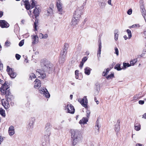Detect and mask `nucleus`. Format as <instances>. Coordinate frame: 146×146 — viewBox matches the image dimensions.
Segmentation results:
<instances>
[{
	"label": "nucleus",
	"instance_id": "obj_1",
	"mask_svg": "<svg viewBox=\"0 0 146 146\" xmlns=\"http://www.w3.org/2000/svg\"><path fill=\"white\" fill-rule=\"evenodd\" d=\"M40 66L42 70L38 69L36 73L39 74L42 79L45 78L46 74L45 72L49 74L53 70V65L50 62L46 59H43L40 61Z\"/></svg>",
	"mask_w": 146,
	"mask_h": 146
},
{
	"label": "nucleus",
	"instance_id": "obj_2",
	"mask_svg": "<svg viewBox=\"0 0 146 146\" xmlns=\"http://www.w3.org/2000/svg\"><path fill=\"white\" fill-rule=\"evenodd\" d=\"M71 134L72 145L74 146L82 139V135L80 132L77 130H71Z\"/></svg>",
	"mask_w": 146,
	"mask_h": 146
},
{
	"label": "nucleus",
	"instance_id": "obj_3",
	"mask_svg": "<svg viewBox=\"0 0 146 146\" xmlns=\"http://www.w3.org/2000/svg\"><path fill=\"white\" fill-rule=\"evenodd\" d=\"M9 85L6 84L5 82L0 88V91L2 93V95H5L6 98H7L8 100H9L10 98L12 97V95H11L9 90H8L9 88Z\"/></svg>",
	"mask_w": 146,
	"mask_h": 146
},
{
	"label": "nucleus",
	"instance_id": "obj_4",
	"mask_svg": "<svg viewBox=\"0 0 146 146\" xmlns=\"http://www.w3.org/2000/svg\"><path fill=\"white\" fill-rule=\"evenodd\" d=\"M38 89L39 93L43 94L45 97L47 98H48L50 97V94L45 88L41 87L39 88Z\"/></svg>",
	"mask_w": 146,
	"mask_h": 146
},
{
	"label": "nucleus",
	"instance_id": "obj_5",
	"mask_svg": "<svg viewBox=\"0 0 146 146\" xmlns=\"http://www.w3.org/2000/svg\"><path fill=\"white\" fill-rule=\"evenodd\" d=\"M65 110L69 113L73 114L74 112L75 109L74 107L69 102L67 103V105L65 106Z\"/></svg>",
	"mask_w": 146,
	"mask_h": 146
},
{
	"label": "nucleus",
	"instance_id": "obj_6",
	"mask_svg": "<svg viewBox=\"0 0 146 146\" xmlns=\"http://www.w3.org/2000/svg\"><path fill=\"white\" fill-rule=\"evenodd\" d=\"M7 71L8 74L12 78H15L16 76V73L14 72L13 69L10 68L9 66H7Z\"/></svg>",
	"mask_w": 146,
	"mask_h": 146
},
{
	"label": "nucleus",
	"instance_id": "obj_7",
	"mask_svg": "<svg viewBox=\"0 0 146 146\" xmlns=\"http://www.w3.org/2000/svg\"><path fill=\"white\" fill-rule=\"evenodd\" d=\"M67 52L66 51L61 50L59 58V62L60 63H63L65 60V58L66 57Z\"/></svg>",
	"mask_w": 146,
	"mask_h": 146
},
{
	"label": "nucleus",
	"instance_id": "obj_8",
	"mask_svg": "<svg viewBox=\"0 0 146 146\" xmlns=\"http://www.w3.org/2000/svg\"><path fill=\"white\" fill-rule=\"evenodd\" d=\"M6 98L7 99V100H5L4 99H3L1 100V103L2 105L5 108V109H7L9 108V102H10L13 98L12 95V97L10 98L9 100H8L7 98Z\"/></svg>",
	"mask_w": 146,
	"mask_h": 146
},
{
	"label": "nucleus",
	"instance_id": "obj_9",
	"mask_svg": "<svg viewBox=\"0 0 146 146\" xmlns=\"http://www.w3.org/2000/svg\"><path fill=\"white\" fill-rule=\"evenodd\" d=\"M78 101L85 108H87L88 101L86 96H84L82 99H79Z\"/></svg>",
	"mask_w": 146,
	"mask_h": 146
},
{
	"label": "nucleus",
	"instance_id": "obj_10",
	"mask_svg": "<svg viewBox=\"0 0 146 146\" xmlns=\"http://www.w3.org/2000/svg\"><path fill=\"white\" fill-rule=\"evenodd\" d=\"M83 10H76L74 13L73 17L79 19L83 13Z\"/></svg>",
	"mask_w": 146,
	"mask_h": 146
},
{
	"label": "nucleus",
	"instance_id": "obj_11",
	"mask_svg": "<svg viewBox=\"0 0 146 146\" xmlns=\"http://www.w3.org/2000/svg\"><path fill=\"white\" fill-rule=\"evenodd\" d=\"M78 22L79 19L73 17L71 22L70 25L72 27H74L78 24Z\"/></svg>",
	"mask_w": 146,
	"mask_h": 146
},
{
	"label": "nucleus",
	"instance_id": "obj_12",
	"mask_svg": "<svg viewBox=\"0 0 146 146\" xmlns=\"http://www.w3.org/2000/svg\"><path fill=\"white\" fill-rule=\"evenodd\" d=\"M35 117H32L30 120V121L27 125V129L30 130L31 129H32L33 127V125L35 121Z\"/></svg>",
	"mask_w": 146,
	"mask_h": 146
},
{
	"label": "nucleus",
	"instance_id": "obj_13",
	"mask_svg": "<svg viewBox=\"0 0 146 146\" xmlns=\"http://www.w3.org/2000/svg\"><path fill=\"white\" fill-rule=\"evenodd\" d=\"M31 37L32 41V45H34L38 43V38L37 35H34Z\"/></svg>",
	"mask_w": 146,
	"mask_h": 146
},
{
	"label": "nucleus",
	"instance_id": "obj_14",
	"mask_svg": "<svg viewBox=\"0 0 146 146\" xmlns=\"http://www.w3.org/2000/svg\"><path fill=\"white\" fill-rule=\"evenodd\" d=\"M21 3L22 5L24 4L26 9H30L31 5L28 0H23Z\"/></svg>",
	"mask_w": 146,
	"mask_h": 146
},
{
	"label": "nucleus",
	"instance_id": "obj_15",
	"mask_svg": "<svg viewBox=\"0 0 146 146\" xmlns=\"http://www.w3.org/2000/svg\"><path fill=\"white\" fill-rule=\"evenodd\" d=\"M0 26L2 28H7L9 26V24L4 20H0Z\"/></svg>",
	"mask_w": 146,
	"mask_h": 146
},
{
	"label": "nucleus",
	"instance_id": "obj_16",
	"mask_svg": "<svg viewBox=\"0 0 146 146\" xmlns=\"http://www.w3.org/2000/svg\"><path fill=\"white\" fill-rule=\"evenodd\" d=\"M32 13L34 14V16L32 15V16L34 18V17H35L36 18L39 14V11L38 10H33L32 11H29V12H28L29 14V13H30V14H31L32 13Z\"/></svg>",
	"mask_w": 146,
	"mask_h": 146
},
{
	"label": "nucleus",
	"instance_id": "obj_17",
	"mask_svg": "<svg viewBox=\"0 0 146 146\" xmlns=\"http://www.w3.org/2000/svg\"><path fill=\"white\" fill-rule=\"evenodd\" d=\"M8 133L10 136L13 135L15 133L14 127L13 125L10 126L9 128Z\"/></svg>",
	"mask_w": 146,
	"mask_h": 146
},
{
	"label": "nucleus",
	"instance_id": "obj_18",
	"mask_svg": "<svg viewBox=\"0 0 146 146\" xmlns=\"http://www.w3.org/2000/svg\"><path fill=\"white\" fill-rule=\"evenodd\" d=\"M99 48H98V57L99 58V57H100V54L101 52V50L102 48V43H101V39H99Z\"/></svg>",
	"mask_w": 146,
	"mask_h": 146
},
{
	"label": "nucleus",
	"instance_id": "obj_19",
	"mask_svg": "<svg viewBox=\"0 0 146 146\" xmlns=\"http://www.w3.org/2000/svg\"><path fill=\"white\" fill-rule=\"evenodd\" d=\"M35 82V86L34 88H36L39 87L41 86L40 81L37 79H36L34 82Z\"/></svg>",
	"mask_w": 146,
	"mask_h": 146
},
{
	"label": "nucleus",
	"instance_id": "obj_20",
	"mask_svg": "<svg viewBox=\"0 0 146 146\" xmlns=\"http://www.w3.org/2000/svg\"><path fill=\"white\" fill-rule=\"evenodd\" d=\"M135 129L136 131H138L141 129V125L137 121H135L134 123Z\"/></svg>",
	"mask_w": 146,
	"mask_h": 146
},
{
	"label": "nucleus",
	"instance_id": "obj_21",
	"mask_svg": "<svg viewBox=\"0 0 146 146\" xmlns=\"http://www.w3.org/2000/svg\"><path fill=\"white\" fill-rule=\"evenodd\" d=\"M31 9L33 8L35 6V9H38L39 8V7H38V6L35 5L36 2L34 0H31Z\"/></svg>",
	"mask_w": 146,
	"mask_h": 146
},
{
	"label": "nucleus",
	"instance_id": "obj_22",
	"mask_svg": "<svg viewBox=\"0 0 146 146\" xmlns=\"http://www.w3.org/2000/svg\"><path fill=\"white\" fill-rule=\"evenodd\" d=\"M56 7L58 9H62V3L60 0H58L56 2Z\"/></svg>",
	"mask_w": 146,
	"mask_h": 146
},
{
	"label": "nucleus",
	"instance_id": "obj_23",
	"mask_svg": "<svg viewBox=\"0 0 146 146\" xmlns=\"http://www.w3.org/2000/svg\"><path fill=\"white\" fill-rule=\"evenodd\" d=\"M91 70L92 69L89 67H86L84 69V73L86 74L89 75L90 74Z\"/></svg>",
	"mask_w": 146,
	"mask_h": 146
},
{
	"label": "nucleus",
	"instance_id": "obj_24",
	"mask_svg": "<svg viewBox=\"0 0 146 146\" xmlns=\"http://www.w3.org/2000/svg\"><path fill=\"white\" fill-rule=\"evenodd\" d=\"M118 30L115 29L114 31V39L116 41L118 40L119 36V34H118Z\"/></svg>",
	"mask_w": 146,
	"mask_h": 146
},
{
	"label": "nucleus",
	"instance_id": "obj_25",
	"mask_svg": "<svg viewBox=\"0 0 146 146\" xmlns=\"http://www.w3.org/2000/svg\"><path fill=\"white\" fill-rule=\"evenodd\" d=\"M87 121H88V120L87 118L85 117H83L82 119L80 120L79 123L81 124H85L86 123Z\"/></svg>",
	"mask_w": 146,
	"mask_h": 146
},
{
	"label": "nucleus",
	"instance_id": "obj_26",
	"mask_svg": "<svg viewBox=\"0 0 146 146\" xmlns=\"http://www.w3.org/2000/svg\"><path fill=\"white\" fill-rule=\"evenodd\" d=\"M69 46L68 44L67 43H65L64 44V46L63 47V50L64 51H66L67 52V51L68 49Z\"/></svg>",
	"mask_w": 146,
	"mask_h": 146
},
{
	"label": "nucleus",
	"instance_id": "obj_27",
	"mask_svg": "<svg viewBox=\"0 0 146 146\" xmlns=\"http://www.w3.org/2000/svg\"><path fill=\"white\" fill-rule=\"evenodd\" d=\"M45 131L44 132L45 136L46 135L48 137L51 134V129H45Z\"/></svg>",
	"mask_w": 146,
	"mask_h": 146
},
{
	"label": "nucleus",
	"instance_id": "obj_28",
	"mask_svg": "<svg viewBox=\"0 0 146 146\" xmlns=\"http://www.w3.org/2000/svg\"><path fill=\"white\" fill-rule=\"evenodd\" d=\"M99 122L98 121V119L96 122V125L95 126V127H97L98 128H97L96 127H95V128L96 130H97V132H96L97 134L98 133V132L99 131V129L100 127V126H99Z\"/></svg>",
	"mask_w": 146,
	"mask_h": 146
},
{
	"label": "nucleus",
	"instance_id": "obj_29",
	"mask_svg": "<svg viewBox=\"0 0 146 146\" xmlns=\"http://www.w3.org/2000/svg\"><path fill=\"white\" fill-rule=\"evenodd\" d=\"M0 114L3 117L5 116V111L1 108H0Z\"/></svg>",
	"mask_w": 146,
	"mask_h": 146
},
{
	"label": "nucleus",
	"instance_id": "obj_30",
	"mask_svg": "<svg viewBox=\"0 0 146 146\" xmlns=\"http://www.w3.org/2000/svg\"><path fill=\"white\" fill-rule=\"evenodd\" d=\"M52 125L50 123H47L46 125L45 129H51Z\"/></svg>",
	"mask_w": 146,
	"mask_h": 146
},
{
	"label": "nucleus",
	"instance_id": "obj_31",
	"mask_svg": "<svg viewBox=\"0 0 146 146\" xmlns=\"http://www.w3.org/2000/svg\"><path fill=\"white\" fill-rule=\"evenodd\" d=\"M140 8L141 9H144V1L143 0H141L140 1Z\"/></svg>",
	"mask_w": 146,
	"mask_h": 146
},
{
	"label": "nucleus",
	"instance_id": "obj_32",
	"mask_svg": "<svg viewBox=\"0 0 146 146\" xmlns=\"http://www.w3.org/2000/svg\"><path fill=\"white\" fill-rule=\"evenodd\" d=\"M141 13L143 17L144 18L145 20V17H146V10H142Z\"/></svg>",
	"mask_w": 146,
	"mask_h": 146
},
{
	"label": "nucleus",
	"instance_id": "obj_33",
	"mask_svg": "<svg viewBox=\"0 0 146 146\" xmlns=\"http://www.w3.org/2000/svg\"><path fill=\"white\" fill-rule=\"evenodd\" d=\"M123 65L124 68L123 69H125L126 68L129 67L131 66L130 64H129L128 63H125L123 62Z\"/></svg>",
	"mask_w": 146,
	"mask_h": 146
},
{
	"label": "nucleus",
	"instance_id": "obj_34",
	"mask_svg": "<svg viewBox=\"0 0 146 146\" xmlns=\"http://www.w3.org/2000/svg\"><path fill=\"white\" fill-rule=\"evenodd\" d=\"M115 69H117V70H120L122 68L120 67V65L119 64H117L114 67Z\"/></svg>",
	"mask_w": 146,
	"mask_h": 146
},
{
	"label": "nucleus",
	"instance_id": "obj_35",
	"mask_svg": "<svg viewBox=\"0 0 146 146\" xmlns=\"http://www.w3.org/2000/svg\"><path fill=\"white\" fill-rule=\"evenodd\" d=\"M114 77V74L113 73H111L110 74L106 76V78L107 79H111Z\"/></svg>",
	"mask_w": 146,
	"mask_h": 146
},
{
	"label": "nucleus",
	"instance_id": "obj_36",
	"mask_svg": "<svg viewBox=\"0 0 146 146\" xmlns=\"http://www.w3.org/2000/svg\"><path fill=\"white\" fill-rule=\"evenodd\" d=\"M146 56V49H143V51L142 53L140 56L141 57H144Z\"/></svg>",
	"mask_w": 146,
	"mask_h": 146
},
{
	"label": "nucleus",
	"instance_id": "obj_37",
	"mask_svg": "<svg viewBox=\"0 0 146 146\" xmlns=\"http://www.w3.org/2000/svg\"><path fill=\"white\" fill-rule=\"evenodd\" d=\"M120 128V125L116 124L115 125V131L116 132H118Z\"/></svg>",
	"mask_w": 146,
	"mask_h": 146
},
{
	"label": "nucleus",
	"instance_id": "obj_38",
	"mask_svg": "<svg viewBox=\"0 0 146 146\" xmlns=\"http://www.w3.org/2000/svg\"><path fill=\"white\" fill-rule=\"evenodd\" d=\"M100 85L99 84L97 83L96 84V90L97 91L98 93L100 90Z\"/></svg>",
	"mask_w": 146,
	"mask_h": 146
},
{
	"label": "nucleus",
	"instance_id": "obj_39",
	"mask_svg": "<svg viewBox=\"0 0 146 146\" xmlns=\"http://www.w3.org/2000/svg\"><path fill=\"white\" fill-rule=\"evenodd\" d=\"M126 31L128 35L129 38V39L131 37L132 34L131 31L129 29H127Z\"/></svg>",
	"mask_w": 146,
	"mask_h": 146
},
{
	"label": "nucleus",
	"instance_id": "obj_40",
	"mask_svg": "<svg viewBox=\"0 0 146 146\" xmlns=\"http://www.w3.org/2000/svg\"><path fill=\"white\" fill-rule=\"evenodd\" d=\"M137 61V60L136 59H135L130 61V63L131 65L133 66L134 64Z\"/></svg>",
	"mask_w": 146,
	"mask_h": 146
},
{
	"label": "nucleus",
	"instance_id": "obj_41",
	"mask_svg": "<svg viewBox=\"0 0 146 146\" xmlns=\"http://www.w3.org/2000/svg\"><path fill=\"white\" fill-rule=\"evenodd\" d=\"M38 22L37 20H35V21L34 23V31H36L37 30V24L38 23Z\"/></svg>",
	"mask_w": 146,
	"mask_h": 146
},
{
	"label": "nucleus",
	"instance_id": "obj_42",
	"mask_svg": "<svg viewBox=\"0 0 146 146\" xmlns=\"http://www.w3.org/2000/svg\"><path fill=\"white\" fill-rule=\"evenodd\" d=\"M141 92H140L138 95H137L135 96H134L133 98V99L135 100H137L138 98H141L142 96H139V95H141Z\"/></svg>",
	"mask_w": 146,
	"mask_h": 146
},
{
	"label": "nucleus",
	"instance_id": "obj_43",
	"mask_svg": "<svg viewBox=\"0 0 146 146\" xmlns=\"http://www.w3.org/2000/svg\"><path fill=\"white\" fill-rule=\"evenodd\" d=\"M36 78V76L34 73L31 74L29 76V78H31V80H32V78Z\"/></svg>",
	"mask_w": 146,
	"mask_h": 146
},
{
	"label": "nucleus",
	"instance_id": "obj_44",
	"mask_svg": "<svg viewBox=\"0 0 146 146\" xmlns=\"http://www.w3.org/2000/svg\"><path fill=\"white\" fill-rule=\"evenodd\" d=\"M114 50H115L114 53L118 56L119 55V51L118 48L116 47H115L114 48Z\"/></svg>",
	"mask_w": 146,
	"mask_h": 146
},
{
	"label": "nucleus",
	"instance_id": "obj_45",
	"mask_svg": "<svg viewBox=\"0 0 146 146\" xmlns=\"http://www.w3.org/2000/svg\"><path fill=\"white\" fill-rule=\"evenodd\" d=\"M79 71L78 70H76L75 71V75H76L75 76V78H76V79H78V74H79Z\"/></svg>",
	"mask_w": 146,
	"mask_h": 146
},
{
	"label": "nucleus",
	"instance_id": "obj_46",
	"mask_svg": "<svg viewBox=\"0 0 146 146\" xmlns=\"http://www.w3.org/2000/svg\"><path fill=\"white\" fill-rule=\"evenodd\" d=\"M11 44V42L8 40H7L5 42V45L8 47L10 46Z\"/></svg>",
	"mask_w": 146,
	"mask_h": 146
},
{
	"label": "nucleus",
	"instance_id": "obj_47",
	"mask_svg": "<svg viewBox=\"0 0 146 146\" xmlns=\"http://www.w3.org/2000/svg\"><path fill=\"white\" fill-rule=\"evenodd\" d=\"M24 40H22L19 43V45L20 46H22L24 44Z\"/></svg>",
	"mask_w": 146,
	"mask_h": 146
},
{
	"label": "nucleus",
	"instance_id": "obj_48",
	"mask_svg": "<svg viewBox=\"0 0 146 146\" xmlns=\"http://www.w3.org/2000/svg\"><path fill=\"white\" fill-rule=\"evenodd\" d=\"M139 24H135L133 25H132L130 26L129 28H135V27H139Z\"/></svg>",
	"mask_w": 146,
	"mask_h": 146
},
{
	"label": "nucleus",
	"instance_id": "obj_49",
	"mask_svg": "<svg viewBox=\"0 0 146 146\" xmlns=\"http://www.w3.org/2000/svg\"><path fill=\"white\" fill-rule=\"evenodd\" d=\"M57 13L59 14L62 15L64 13V11L63 10H58Z\"/></svg>",
	"mask_w": 146,
	"mask_h": 146
},
{
	"label": "nucleus",
	"instance_id": "obj_50",
	"mask_svg": "<svg viewBox=\"0 0 146 146\" xmlns=\"http://www.w3.org/2000/svg\"><path fill=\"white\" fill-rule=\"evenodd\" d=\"M21 57V56L19 54H15V57L17 60H19L20 59Z\"/></svg>",
	"mask_w": 146,
	"mask_h": 146
},
{
	"label": "nucleus",
	"instance_id": "obj_51",
	"mask_svg": "<svg viewBox=\"0 0 146 146\" xmlns=\"http://www.w3.org/2000/svg\"><path fill=\"white\" fill-rule=\"evenodd\" d=\"M110 70V69L108 68L106 69L105 74H104V76H106L107 75Z\"/></svg>",
	"mask_w": 146,
	"mask_h": 146
},
{
	"label": "nucleus",
	"instance_id": "obj_52",
	"mask_svg": "<svg viewBox=\"0 0 146 146\" xmlns=\"http://www.w3.org/2000/svg\"><path fill=\"white\" fill-rule=\"evenodd\" d=\"M87 59H88V58L87 57H86V56L82 58V62L84 63V62H86L87 60Z\"/></svg>",
	"mask_w": 146,
	"mask_h": 146
},
{
	"label": "nucleus",
	"instance_id": "obj_53",
	"mask_svg": "<svg viewBox=\"0 0 146 146\" xmlns=\"http://www.w3.org/2000/svg\"><path fill=\"white\" fill-rule=\"evenodd\" d=\"M86 112L87 113V117L88 118L90 116V111L89 110H87L86 111Z\"/></svg>",
	"mask_w": 146,
	"mask_h": 146
},
{
	"label": "nucleus",
	"instance_id": "obj_54",
	"mask_svg": "<svg viewBox=\"0 0 146 146\" xmlns=\"http://www.w3.org/2000/svg\"><path fill=\"white\" fill-rule=\"evenodd\" d=\"M48 35L47 34H45L44 35H43L42 37L40 38H46L48 37Z\"/></svg>",
	"mask_w": 146,
	"mask_h": 146
},
{
	"label": "nucleus",
	"instance_id": "obj_55",
	"mask_svg": "<svg viewBox=\"0 0 146 146\" xmlns=\"http://www.w3.org/2000/svg\"><path fill=\"white\" fill-rule=\"evenodd\" d=\"M132 13V10H128L127 12L128 14L130 15Z\"/></svg>",
	"mask_w": 146,
	"mask_h": 146
},
{
	"label": "nucleus",
	"instance_id": "obj_56",
	"mask_svg": "<svg viewBox=\"0 0 146 146\" xmlns=\"http://www.w3.org/2000/svg\"><path fill=\"white\" fill-rule=\"evenodd\" d=\"M1 62V60H0V70H2L3 68V64Z\"/></svg>",
	"mask_w": 146,
	"mask_h": 146
},
{
	"label": "nucleus",
	"instance_id": "obj_57",
	"mask_svg": "<svg viewBox=\"0 0 146 146\" xmlns=\"http://www.w3.org/2000/svg\"><path fill=\"white\" fill-rule=\"evenodd\" d=\"M144 101L143 100H139V104L142 105L144 104Z\"/></svg>",
	"mask_w": 146,
	"mask_h": 146
},
{
	"label": "nucleus",
	"instance_id": "obj_58",
	"mask_svg": "<svg viewBox=\"0 0 146 146\" xmlns=\"http://www.w3.org/2000/svg\"><path fill=\"white\" fill-rule=\"evenodd\" d=\"M84 63L81 62H80V64L79 65V67L81 68V69L83 67L84 65Z\"/></svg>",
	"mask_w": 146,
	"mask_h": 146
},
{
	"label": "nucleus",
	"instance_id": "obj_59",
	"mask_svg": "<svg viewBox=\"0 0 146 146\" xmlns=\"http://www.w3.org/2000/svg\"><path fill=\"white\" fill-rule=\"evenodd\" d=\"M3 140V137L0 136V145L1 144V142Z\"/></svg>",
	"mask_w": 146,
	"mask_h": 146
},
{
	"label": "nucleus",
	"instance_id": "obj_60",
	"mask_svg": "<svg viewBox=\"0 0 146 146\" xmlns=\"http://www.w3.org/2000/svg\"><path fill=\"white\" fill-rule=\"evenodd\" d=\"M54 5L53 4H51L50 6V9H52L53 8Z\"/></svg>",
	"mask_w": 146,
	"mask_h": 146
},
{
	"label": "nucleus",
	"instance_id": "obj_61",
	"mask_svg": "<svg viewBox=\"0 0 146 146\" xmlns=\"http://www.w3.org/2000/svg\"><path fill=\"white\" fill-rule=\"evenodd\" d=\"M108 3L110 5H112L111 4V0H108Z\"/></svg>",
	"mask_w": 146,
	"mask_h": 146
},
{
	"label": "nucleus",
	"instance_id": "obj_62",
	"mask_svg": "<svg viewBox=\"0 0 146 146\" xmlns=\"http://www.w3.org/2000/svg\"><path fill=\"white\" fill-rule=\"evenodd\" d=\"M3 12L1 11H0V17H1L3 15Z\"/></svg>",
	"mask_w": 146,
	"mask_h": 146
},
{
	"label": "nucleus",
	"instance_id": "obj_63",
	"mask_svg": "<svg viewBox=\"0 0 146 146\" xmlns=\"http://www.w3.org/2000/svg\"><path fill=\"white\" fill-rule=\"evenodd\" d=\"M143 117L146 119V113H145L143 115Z\"/></svg>",
	"mask_w": 146,
	"mask_h": 146
},
{
	"label": "nucleus",
	"instance_id": "obj_64",
	"mask_svg": "<svg viewBox=\"0 0 146 146\" xmlns=\"http://www.w3.org/2000/svg\"><path fill=\"white\" fill-rule=\"evenodd\" d=\"M46 143L45 142H43L42 143V145L43 146H45L46 145Z\"/></svg>",
	"mask_w": 146,
	"mask_h": 146
}]
</instances>
